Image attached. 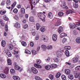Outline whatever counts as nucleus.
Masks as SVG:
<instances>
[{"label": "nucleus", "instance_id": "b1692460", "mask_svg": "<svg viewBox=\"0 0 80 80\" xmlns=\"http://www.w3.org/2000/svg\"><path fill=\"white\" fill-rule=\"evenodd\" d=\"M6 44V42L5 41H2L1 42V45L3 47H4L5 46Z\"/></svg>", "mask_w": 80, "mask_h": 80}, {"label": "nucleus", "instance_id": "0e129e2a", "mask_svg": "<svg viewBox=\"0 0 80 80\" xmlns=\"http://www.w3.org/2000/svg\"><path fill=\"white\" fill-rule=\"evenodd\" d=\"M50 58L49 57H48L47 59H45V60L47 62H50Z\"/></svg>", "mask_w": 80, "mask_h": 80}, {"label": "nucleus", "instance_id": "6e6d98bb", "mask_svg": "<svg viewBox=\"0 0 80 80\" xmlns=\"http://www.w3.org/2000/svg\"><path fill=\"white\" fill-rule=\"evenodd\" d=\"M64 48L66 50H70V46H65Z\"/></svg>", "mask_w": 80, "mask_h": 80}, {"label": "nucleus", "instance_id": "ea45409f", "mask_svg": "<svg viewBox=\"0 0 80 80\" xmlns=\"http://www.w3.org/2000/svg\"><path fill=\"white\" fill-rule=\"evenodd\" d=\"M32 2L33 5H35L37 3V0H32Z\"/></svg>", "mask_w": 80, "mask_h": 80}, {"label": "nucleus", "instance_id": "5701e85b", "mask_svg": "<svg viewBox=\"0 0 80 80\" xmlns=\"http://www.w3.org/2000/svg\"><path fill=\"white\" fill-rule=\"evenodd\" d=\"M65 53L67 57H69V56H70V53L69 52V51H68L66 50L65 51Z\"/></svg>", "mask_w": 80, "mask_h": 80}, {"label": "nucleus", "instance_id": "f8f14e48", "mask_svg": "<svg viewBox=\"0 0 80 80\" xmlns=\"http://www.w3.org/2000/svg\"><path fill=\"white\" fill-rule=\"evenodd\" d=\"M60 25H61V22H60V20L59 19H58L57 23L55 24V26L58 27Z\"/></svg>", "mask_w": 80, "mask_h": 80}, {"label": "nucleus", "instance_id": "9b49d317", "mask_svg": "<svg viewBox=\"0 0 80 80\" xmlns=\"http://www.w3.org/2000/svg\"><path fill=\"white\" fill-rule=\"evenodd\" d=\"M41 48L43 51H45L47 50V47L46 45H42L41 46Z\"/></svg>", "mask_w": 80, "mask_h": 80}, {"label": "nucleus", "instance_id": "f03ea898", "mask_svg": "<svg viewBox=\"0 0 80 80\" xmlns=\"http://www.w3.org/2000/svg\"><path fill=\"white\" fill-rule=\"evenodd\" d=\"M57 57H60L62 55V53L60 50H58L56 52Z\"/></svg>", "mask_w": 80, "mask_h": 80}, {"label": "nucleus", "instance_id": "13d9d810", "mask_svg": "<svg viewBox=\"0 0 80 80\" xmlns=\"http://www.w3.org/2000/svg\"><path fill=\"white\" fill-rule=\"evenodd\" d=\"M30 46L31 47H33L34 46V43L32 42H31L30 43Z\"/></svg>", "mask_w": 80, "mask_h": 80}, {"label": "nucleus", "instance_id": "37998d69", "mask_svg": "<svg viewBox=\"0 0 80 80\" xmlns=\"http://www.w3.org/2000/svg\"><path fill=\"white\" fill-rule=\"evenodd\" d=\"M61 78L62 80H66L67 77H66V76L65 75H62L61 76Z\"/></svg>", "mask_w": 80, "mask_h": 80}, {"label": "nucleus", "instance_id": "bb28decb", "mask_svg": "<svg viewBox=\"0 0 80 80\" xmlns=\"http://www.w3.org/2000/svg\"><path fill=\"white\" fill-rule=\"evenodd\" d=\"M0 23L2 27H4L5 24L3 23V21L2 19H0Z\"/></svg>", "mask_w": 80, "mask_h": 80}, {"label": "nucleus", "instance_id": "774afa93", "mask_svg": "<svg viewBox=\"0 0 80 80\" xmlns=\"http://www.w3.org/2000/svg\"><path fill=\"white\" fill-rule=\"evenodd\" d=\"M39 39V36L38 35L35 38V40H38Z\"/></svg>", "mask_w": 80, "mask_h": 80}, {"label": "nucleus", "instance_id": "f257e3e1", "mask_svg": "<svg viewBox=\"0 0 80 80\" xmlns=\"http://www.w3.org/2000/svg\"><path fill=\"white\" fill-rule=\"evenodd\" d=\"M38 16L39 18L43 22H45V15L43 14V13H38Z\"/></svg>", "mask_w": 80, "mask_h": 80}, {"label": "nucleus", "instance_id": "09e8293b", "mask_svg": "<svg viewBox=\"0 0 80 80\" xmlns=\"http://www.w3.org/2000/svg\"><path fill=\"white\" fill-rule=\"evenodd\" d=\"M10 72H11V74H12V75H13V74H14V73H15V70H14V69H11L10 70Z\"/></svg>", "mask_w": 80, "mask_h": 80}, {"label": "nucleus", "instance_id": "20e7f679", "mask_svg": "<svg viewBox=\"0 0 80 80\" xmlns=\"http://www.w3.org/2000/svg\"><path fill=\"white\" fill-rule=\"evenodd\" d=\"M5 53H6L7 55L8 56V57H11L12 56V54L10 53V51H8V50L7 49L5 50Z\"/></svg>", "mask_w": 80, "mask_h": 80}, {"label": "nucleus", "instance_id": "4d7b16f0", "mask_svg": "<svg viewBox=\"0 0 80 80\" xmlns=\"http://www.w3.org/2000/svg\"><path fill=\"white\" fill-rule=\"evenodd\" d=\"M23 27L24 29H26V28H28V25L26 24L25 25H24Z\"/></svg>", "mask_w": 80, "mask_h": 80}, {"label": "nucleus", "instance_id": "6e6552de", "mask_svg": "<svg viewBox=\"0 0 80 80\" xmlns=\"http://www.w3.org/2000/svg\"><path fill=\"white\" fill-rule=\"evenodd\" d=\"M69 26L70 28L71 29H73L75 28V24L74 23H70L69 24Z\"/></svg>", "mask_w": 80, "mask_h": 80}, {"label": "nucleus", "instance_id": "393cba45", "mask_svg": "<svg viewBox=\"0 0 80 80\" xmlns=\"http://www.w3.org/2000/svg\"><path fill=\"white\" fill-rule=\"evenodd\" d=\"M68 78L70 80H73V76L72 74L69 75Z\"/></svg>", "mask_w": 80, "mask_h": 80}, {"label": "nucleus", "instance_id": "7c9ffc66", "mask_svg": "<svg viewBox=\"0 0 80 80\" xmlns=\"http://www.w3.org/2000/svg\"><path fill=\"white\" fill-rule=\"evenodd\" d=\"M25 10L24 8H22L21 9V12L23 14H24L25 13Z\"/></svg>", "mask_w": 80, "mask_h": 80}, {"label": "nucleus", "instance_id": "58836bf2", "mask_svg": "<svg viewBox=\"0 0 80 80\" xmlns=\"http://www.w3.org/2000/svg\"><path fill=\"white\" fill-rule=\"evenodd\" d=\"M73 6L74 8H78V3H73Z\"/></svg>", "mask_w": 80, "mask_h": 80}, {"label": "nucleus", "instance_id": "4468645a", "mask_svg": "<svg viewBox=\"0 0 80 80\" xmlns=\"http://www.w3.org/2000/svg\"><path fill=\"white\" fill-rule=\"evenodd\" d=\"M58 32L59 33H61L63 32V27H60L58 29Z\"/></svg>", "mask_w": 80, "mask_h": 80}, {"label": "nucleus", "instance_id": "2eb2a0df", "mask_svg": "<svg viewBox=\"0 0 80 80\" xmlns=\"http://www.w3.org/2000/svg\"><path fill=\"white\" fill-rule=\"evenodd\" d=\"M34 66L35 67L38 68H42V66L37 64H34Z\"/></svg>", "mask_w": 80, "mask_h": 80}, {"label": "nucleus", "instance_id": "a18cd8bd", "mask_svg": "<svg viewBox=\"0 0 80 80\" xmlns=\"http://www.w3.org/2000/svg\"><path fill=\"white\" fill-rule=\"evenodd\" d=\"M73 11L71 10H68L66 12L67 14H70V13H73Z\"/></svg>", "mask_w": 80, "mask_h": 80}, {"label": "nucleus", "instance_id": "e433bc0d", "mask_svg": "<svg viewBox=\"0 0 80 80\" xmlns=\"http://www.w3.org/2000/svg\"><path fill=\"white\" fill-rule=\"evenodd\" d=\"M6 68H6L4 70V73H5V74H8L9 73L8 69H6Z\"/></svg>", "mask_w": 80, "mask_h": 80}, {"label": "nucleus", "instance_id": "1a4fd4ad", "mask_svg": "<svg viewBox=\"0 0 80 80\" xmlns=\"http://www.w3.org/2000/svg\"><path fill=\"white\" fill-rule=\"evenodd\" d=\"M14 69L16 70H20V71H22V69L20 67V66L18 65L15 66H14Z\"/></svg>", "mask_w": 80, "mask_h": 80}, {"label": "nucleus", "instance_id": "7ed1b4c3", "mask_svg": "<svg viewBox=\"0 0 80 80\" xmlns=\"http://www.w3.org/2000/svg\"><path fill=\"white\" fill-rule=\"evenodd\" d=\"M31 70L35 74H37L38 72L37 69L34 67L31 68Z\"/></svg>", "mask_w": 80, "mask_h": 80}, {"label": "nucleus", "instance_id": "c9c22d12", "mask_svg": "<svg viewBox=\"0 0 80 80\" xmlns=\"http://www.w3.org/2000/svg\"><path fill=\"white\" fill-rule=\"evenodd\" d=\"M8 65H12V61L10 59H8Z\"/></svg>", "mask_w": 80, "mask_h": 80}, {"label": "nucleus", "instance_id": "49530a36", "mask_svg": "<svg viewBox=\"0 0 80 80\" xmlns=\"http://www.w3.org/2000/svg\"><path fill=\"white\" fill-rule=\"evenodd\" d=\"M42 32H44L45 31V28L44 27H42L40 29Z\"/></svg>", "mask_w": 80, "mask_h": 80}, {"label": "nucleus", "instance_id": "6ab92c4d", "mask_svg": "<svg viewBox=\"0 0 80 80\" xmlns=\"http://www.w3.org/2000/svg\"><path fill=\"white\" fill-rule=\"evenodd\" d=\"M6 12V10H2L0 12V14L2 15H4V14H5Z\"/></svg>", "mask_w": 80, "mask_h": 80}, {"label": "nucleus", "instance_id": "a211bd4d", "mask_svg": "<svg viewBox=\"0 0 80 80\" xmlns=\"http://www.w3.org/2000/svg\"><path fill=\"white\" fill-rule=\"evenodd\" d=\"M67 35L65 33H62L60 34V37L61 38H62V37H67Z\"/></svg>", "mask_w": 80, "mask_h": 80}, {"label": "nucleus", "instance_id": "c03bdc74", "mask_svg": "<svg viewBox=\"0 0 80 80\" xmlns=\"http://www.w3.org/2000/svg\"><path fill=\"white\" fill-rule=\"evenodd\" d=\"M63 15V13L62 12H60L58 13V15L59 17H62Z\"/></svg>", "mask_w": 80, "mask_h": 80}, {"label": "nucleus", "instance_id": "69168bd1", "mask_svg": "<svg viewBox=\"0 0 80 80\" xmlns=\"http://www.w3.org/2000/svg\"><path fill=\"white\" fill-rule=\"evenodd\" d=\"M75 67V65L74 64H71V66L69 67L70 68H73Z\"/></svg>", "mask_w": 80, "mask_h": 80}, {"label": "nucleus", "instance_id": "79ce46f5", "mask_svg": "<svg viewBox=\"0 0 80 80\" xmlns=\"http://www.w3.org/2000/svg\"><path fill=\"white\" fill-rule=\"evenodd\" d=\"M16 4H17V2H14L13 4L12 5H11L12 8L11 9H12V8H14V7L16 5Z\"/></svg>", "mask_w": 80, "mask_h": 80}, {"label": "nucleus", "instance_id": "864d4df0", "mask_svg": "<svg viewBox=\"0 0 80 80\" xmlns=\"http://www.w3.org/2000/svg\"><path fill=\"white\" fill-rule=\"evenodd\" d=\"M13 12L15 13H18V10L17 9H14L13 10Z\"/></svg>", "mask_w": 80, "mask_h": 80}, {"label": "nucleus", "instance_id": "8fccbe9b", "mask_svg": "<svg viewBox=\"0 0 80 80\" xmlns=\"http://www.w3.org/2000/svg\"><path fill=\"white\" fill-rule=\"evenodd\" d=\"M49 77L51 80H53V76L52 74L49 75Z\"/></svg>", "mask_w": 80, "mask_h": 80}, {"label": "nucleus", "instance_id": "3c124183", "mask_svg": "<svg viewBox=\"0 0 80 80\" xmlns=\"http://www.w3.org/2000/svg\"><path fill=\"white\" fill-rule=\"evenodd\" d=\"M32 53L33 55H36L37 53V52L34 50H32Z\"/></svg>", "mask_w": 80, "mask_h": 80}, {"label": "nucleus", "instance_id": "dca6fc26", "mask_svg": "<svg viewBox=\"0 0 80 80\" xmlns=\"http://www.w3.org/2000/svg\"><path fill=\"white\" fill-rule=\"evenodd\" d=\"M29 21L31 22H35V19L33 17H31L29 18Z\"/></svg>", "mask_w": 80, "mask_h": 80}, {"label": "nucleus", "instance_id": "0eeeda50", "mask_svg": "<svg viewBox=\"0 0 80 80\" xmlns=\"http://www.w3.org/2000/svg\"><path fill=\"white\" fill-rule=\"evenodd\" d=\"M14 26L16 28H20V23L17 22L14 24Z\"/></svg>", "mask_w": 80, "mask_h": 80}, {"label": "nucleus", "instance_id": "c85d7f7f", "mask_svg": "<svg viewBox=\"0 0 80 80\" xmlns=\"http://www.w3.org/2000/svg\"><path fill=\"white\" fill-rule=\"evenodd\" d=\"M36 28L37 30H38L40 27V25L39 23H37L36 24Z\"/></svg>", "mask_w": 80, "mask_h": 80}, {"label": "nucleus", "instance_id": "aec40b11", "mask_svg": "<svg viewBox=\"0 0 80 80\" xmlns=\"http://www.w3.org/2000/svg\"><path fill=\"white\" fill-rule=\"evenodd\" d=\"M48 17L49 18H53V15L52 12H49L48 14Z\"/></svg>", "mask_w": 80, "mask_h": 80}, {"label": "nucleus", "instance_id": "bf43d9fd", "mask_svg": "<svg viewBox=\"0 0 80 80\" xmlns=\"http://www.w3.org/2000/svg\"><path fill=\"white\" fill-rule=\"evenodd\" d=\"M67 39L65 38H63L62 40V43H65V42H67Z\"/></svg>", "mask_w": 80, "mask_h": 80}, {"label": "nucleus", "instance_id": "a878e982", "mask_svg": "<svg viewBox=\"0 0 80 80\" xmlns=\"http://www.w3.org/2000/svg\"><path fill=\"white\" fill-rule=\"evenodd\" d=\"M51 67L52 68H57V66L55 64H52L51 65Z\"/></svg>", "mask_w": 80, "mask_h": 80}, {"label": "nucleus", "instance_id": "e2e57ef3", "mask_svg": "<svg viewBox=\"0 0 80 80\" xmlns=\"http://www.w3.org/2000/svg\"><path fill=\"white\" fill-rule=\"evenodd\" d=\"M77 32L76 30H74L73 31V34H74V35H77Z\"/></svg>", "mask_w": 80, "mask_h": 80}, {"label": "nucleus", "instance_id": "72a5a7b5", "mask_svg": "<svg viewBox=\"0 0 80 80\" xmlns=\"http://www.w3.org/2000/svg\"><path fill=\"white\" fill-rule=\"evenodd\" d=\"M76 41L78 43H80V38H78L76 39Z\"/></svg>", "mask_w": 80, "mask_h": 80}, {"label": "nucleus", "instance_id": "338daca9", "mask_svg": "<svg viewBox=\"0 0 80 80\" xmlns=\"http://www.w3.org/2000/svg\"><path fill=\"white\" fill-rule=\"evenodd\" d=\"M14 19L16 20H18V16H15L14 17Z\"/></svg>", "mask_w": 80, "mask_h": 80}, {"label": "nucleus", "instance_id": "423d86ee", "mask_svg": "<svg viewBox=\"0 0 80 80\" xmlns=\"http://www.w3.org/2000/svg\"><path fill=\"white\" fill-rule=\"evenodd\" d=\"M42 38H43L44 42H47V41H48V37L44 35H42Z\"/></svg>", "mask_w": 80, "mask_h": 80}, {"label": "nucleus", "instance_id": "de8ad7c7", "mask_svg": "<svg viewBox=\"0 0 80 80\" xmlns=\"http://www.w3.org/2000/svg\"><path fill=\"white\" fill-rule=\"evenodd\" d=\"M25 53H27V54H31V52L27 49L25 51Z\"/></svg>", "mask_w": 80, "mask_h": 80}, {"label": "nucleus", "instance_id": "2f4dec72", "mask_svg": "<svg viewBox=\"0 0 80 80\" xmlns=\"http://www.w3.org/2000/svg\"><path fill=\"white\" fill-rule=\"evenodd\" d=\"M3 19L5 21H7L8 20V18L6 16V15H4L3 16Z\"/></svg>", "mask_w": 80, "mask_h": 80}, {"label": "nucleus", "instance_id": "412c9836", "mask_svg": "<svg viewBox=\"0 0 80 80\" xmlns=\"http://www.w3.org/2000/svg\"><path fill=\"white\" fill-rule=\"evenodd\" d=\"M8 48L10 50H13V45L11 44H9L8 45Z\"/></svg>", "mask_w": 80, "mask_h": 80}, {"label": "nucleus", "instance_id": "f3484780", "mask_svg": "<svg viewBox=\"0 0 80 80\" xmlns=\"http://www.w3.org/2000/svg\"><path fill=\"white\" fill-rule=\"evenodd\" d=\"M12 78L14 80H19L20 78L18 76H13Z\"/></svg>", "mask_w": 80, "mask_h": 80}, {"label": "nucleus", "instance_id": "680f3d73", "mask_svg": "<svg viewBox=\"0 0 80 80\" xmlns=\"http://www.w3.org/2000/svg\"><path fill=\"white\" fill-rule=\"evenodd\" d=\"M36 62L37 63H38V64H40V63H41V60L40 59H38L36 61Z\"/></svg>", "mask_w": 80, "mask_h": 80}, {"label": "nucleus", "instance_id": "9d476101", "mask_svg": "<svg viewBox=\"0 0 80 80\" xmlns=\"http://www.w3.org/2000/svg\"><path fill=\"white\" fill-rule=\"evenodd\" d=\"M78 61V59L77 57H74L72 58L73 63H77Z\"/></svg>", "mask_w": 80, "mask_h": 80}, {"label": "nucleus", "instance_id": "052dcab7", "mask_svg": "<svg viewBox=\"0 0 80 80\" xmlns=\"http://www.w3.org/2000/svg\"><path fill=\"white\" fill-rule=\"evenodd\" d=\"M5 30L6 32H7L8 31V25L7 24L5 25Z\"/></svg>", "mask_w": 80, "mask_h": 80}, {"label": "nucleus", "instance_id": "4be33fe9", "mask_svg": "<svg viewBox=\"0 0 80 80\" xmlns=\"http://www.w3.org/2000/svg\"><path fill=\"white\" fill-rule=\"evenodd\" d=\"M11 2L10 0H8L6 1V5H7V7H8V6H10L11 5L10 3Z\"/></svg>", "mask_w": 80, "mask_h": 80}, {"label": "nucleus", "instance_id": "39448f33", "mask_svg": "<svg viewBox=\"0 0 80 80\" xmlns=\"http://www.w3.org/2000/svg\"><path fill=\"white\" fill-rule=\"evenodd\" d=\"M52 39L54 42H56L57 40V36L56 34H54L52 36Z\"/></svg>", "mask_w": 80, "mask_h": 80}, {"label": "nucleus", "instance_id": "473e14b6", "mask_svg": "<svg viewBox=\"0 0 80 80\" xmlns=\"http://www.w3.org/2000/svg\"><path fill=\"white\" fill-rule=\"evenodd\" d=\"M51 68V66L50 65H47L45 67V68L46 70H49Z\"/></svg>", "mask_w": 80, "mask_h": 80}, {"label": "nucleus", "instance_id": "cd10ccee", "mask_svg": "<svg viewBox=\"0 0 80 80\" xmlns=\"http://www.w3.org/2000/svg\"><path fill=\"white\" fill-rule=\"evenodd\" d=\"M21 44L22 46H23V47H27V44L26 42L24 41H22L21 42Z\"/></svg>", "mask_w": 80, "mask_h": 80}, {"label": "nucleus", "instance_id": "c756f323", "mask_svg": "<svg viewBox=\"0 0 80 80\" xmlns=\"http://www.w3.org/2000/svg\"><path fill=\"white\" fill-rule=\"evenodd\" d=\"M0 77L2 78H6V76L4 74H0Z\"/></svg>", "mask_w": 80, "mask_h": 80}, {"label": "nucleus", "instance_id": "f704fd0d", "mask_svg": "<svg viewBox=\"0 0 80 80\" xmlns=\"http://www.w3.org/2000/svg\"><path fill=\"white\" fill-rule=\"evenodd\" d=\"M54 62H56V63H58V62H59V60H58V59L57 58H54L53 59Z\"/></svg>", "mask_w": 80, "mask_h": 80}, {"label": "nucleus", "instance_id": "a19ab883", "mask_svg": "<svg viewBox=\"0 0 80 80\" xmlns=\"http://www.w3.org/2000/svg\"><path fill=\"white\" fill-rule=\"evenodd\" d=\"M47 48L48 50H50L53 48V47L51 45H49L47 47Z\"/></svg>", "mask_w": 80, "mask_h": 80}, {"label": "nucleus", "instance_id": "4c0bfd02", "mask_svg": "<svg viewBox=\"0 0 80 80\" xmlns=\"http://www.w3.org/2000/svg\"><path fill=\"white\" fill-rule=\"evenodd\" d=\"M61 75V73H60V72H58L56 75V77L57 78H58L60 77V76Z\"/></svg>", "mask_w": 80, "mask_h": 80}, {"label": "nucleus", "instance_id": "5fc2aeb1", "mask_svg": "<svg viewBox=\"0 0 80 80\" xmlns=\"http://www.w3.org/2000/svg\"><path fill=\"white\" fill-rule=\"evenodd\" d=\"M75 69L76 70H80V65L77 66L75 68Z\"/></svg>", "mask_w": 80, "mask_h": 80}, {"label": "nucleus", "instance_id": "603ef678", "mask_svg": "<svg viewBox=\"0 0 80 80\" xmlns=\"http://www.w3.org/2000/svg\"><path fill=\"white\" fill-rule=\"evenodd\" d=\"M35 79L36 80H42V79L39 77L37 76L35 77Z\"/></svg>", "mask_w": 80, "mask_h": 80}, {"label": "nucleus", "instance_id": "ddd939ff", "mask_svg": "<svg viewBox=\"0 0 80 80\" xmlns=\"http://www.w3.org/2000/svg\"><path fill=\"white\" fill-rule=\"evenodd\" d=\"M65 72L67 75H69V74H70L71 71L69 69H66L65 70Z\"/></svg>", "mask_w": 80, "mask_h": 80}]
</instances>
